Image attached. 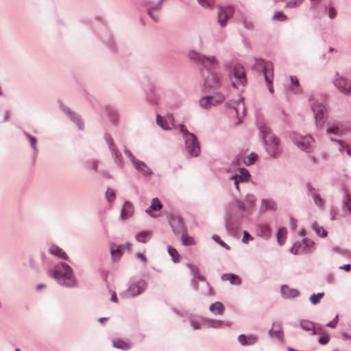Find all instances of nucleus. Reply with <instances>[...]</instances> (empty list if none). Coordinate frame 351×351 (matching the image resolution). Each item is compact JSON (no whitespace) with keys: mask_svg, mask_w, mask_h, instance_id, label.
<instances>
[{"mask_svg":"<svg viewBox=\"0 0 351 351\" xmlns=\"http://www.w3.org/2000/svg\"><path fill=\"white\" fill-rule=\"evenodd\" d=\"M287 19V16L282 12H277L272 16L273 20H279L280 21H285Z\"/></svg>","mask_w":351,"mask_h":351,"instance_id":"nucleus-50","label":"nucleus"},{"mask_svg":"<svg viewBox=\"0 0 351 351\" xmlns=\"http://www.w3.org/2000/svg\"><path fill=\"white\" fill-rule=\"evenodd\" d=\"M213 239L215 241H216L217 243H218L221 246L225 247L226 249H227V250L230 249V247L225 242H223V241L220 240V239L219 238L218 236L213 235Z\"/></svg>","mask_w":351,"mask_h":351,"instance_id":"nucleus-51","label":"nucleus"},{"mask_svg":"<svg viewBox=\"0 0 351 351\" xmlns=\"http://www.w3.org/2000/svg\"><path fill=\"white\" fill-rule=\"evenodd\" d=\"M48 274L56 279L63 287L73 288L77 285V279L72 268L66 263H59L53 269L48 271Z\"/></svg>","mask_w":351,"mask_h":351,"instance_id":"nucleus-1","label":"nucleus"},{"mask_svg":"<svg viewBox=\"0 0 351 351\" xmlns=\"http://www.w3.org/2000/svg\"><path fill=\"white\" fill-rule=\"evenodd\" d=\"M49 252L51 254L63 260H68L69 258L66 252L62 248L56 245H51L49 248Z\"/></svg>","mask_w":351,"mask_h":351,"instance_id":"nucleus-20","label":"nucleus"},{"mask_svg":"<svg viewBox=\"0 0 351 351\" xmlns=\"http://www.w3.org/2000/svg\"><path fill=\"white\" fill-rule=\"evenodd\" d=\"M272 65L270 62H267L265 64L263 72H264V77L265 82L267 83V85L268 86V90L270 93H274V88L272 87V79H273V72L271 71V74L269 72V70H271Z\"/></svg>","mask_w":351,"mask_h":351,"instance_id":"nucleus-13","label":"nucleus"},{"mask_svg":"<svg viewBox=\"0 0 351 351\" xmlns=\"http://www.w3.org/2000/svg\"><path fill=\"white\" fill-rule=\"evenodd\" d=\"M243 100H244L243 97H241L239 99V100H238L237 101H235L233 100H230V101L226 102L225 105H226V108H232L235 111V112L237 114L238 113L237 106H239L241 104H243V112L245 114V112H246V108L243 104Z\"/></svg>","mask_w":351,"mask_h":351,"instance_id":"nucleus-25","label":"nucleus"},{"mask_svg":"<svg viewBox=\"0 0 351 351\" xmlns=\"http://www.w3.org/2000/svg\"><path fill=\"white\" fill-rule=\"evenodd\" d=\"M335 86L343 94L346 95H351V81L337 73L332 80Z\"/></svg>","mask_w":351,"mask_h":351,"instance_id":"nucleus-9","label":"nucleus"},{"mask_svg":"<svg viewBox=\"0 0 351 351\" xmlns=\"http://www.w3.org/2000/svg\"><path fill=\"white\" fill-rule=\"evenodd\" d=\"M182 138L184 141L185 151L189 156L197 157L201 152L200 144L196 136L185 128L183 124L178 125Z\"/></svg>","mask_w":351,"mask_h":351,"instance_id":"nucleus-4","label":"nucleus"},{"mask_svg":"<svg viewBox=\"0 0 351 351\" xmlns=\"http://www.w3.org/2000/svg\"><path fill=\"white\" fill-rule=\"evenodd\" d=\"M344 204H345L347 210L351 214V194L346 195V196L344 199Z\"/></svg>","mask_w":351,"mask_h":351,"instance_id":"nucleus-49","label":"nucleus"},{"mask_svg":"<svg viewBox=\"0 0 351 351\" xmlns=\"http://www.w3.org/2000/svg\"><path fill=\"white\" fill-rule=\"evenodd\" d=\"M338 321H339V315H337L335 316V317L332 321H330V322H328V324H326V326L334 328L337 326Z\"/></svg>","mask_w":351,"mask_h":351,"instance_id":"nucleus-52","label":"nucleus"},{"mask_svg":"<svg viewBox=\"0 0 351 351\" xmlns=\"http://www.w3.org/2000/svg\"><path fill=\"white\" fill-rule=\"evenodd\" d=\"M113 346L118 349L127 350L132 347V345L130 342L124 341L121 339H117L113 341Z\"/></svg>","mask_w":351,"mask_h":351,"instance_id":"nucleus-31","label":"nucleus"},{"mask_svg":"<svg viewBox=\"0 0 351 351\" xmlns=\"http://www.w3.org/2000/svg\"><path fill=\"white\" fill-rule=\"evenodd\" d=\"M186 266H187L188 268L190 269L192 275L194 276L195 278H196L197 280H199L201 281H204V276L200 274L198 268L194 267L191 263H186Z\"/></svg>","mask_w":351,"mask_h":351,"instance_id":"nucleus-35","label":"nucleus"},{"mask_svg":"<svg viewBox=\"0 0 351 351\" xmlns=\"http://www.w3.org/2000/svg\"><path fill=\"white\" fill-rule=\"evenodd\" d=\"M240 172H241V176H242V179H241V181H246L247 182L250 178V174L248 171V170H247L245 168H241L240 169Z\"/></svg>","mask_w":351,"mask_h":351,"instance_id":"nucleus-46","label":"nucleus"},{"mask_svg":"<svg viewBox=\"0 0 351 351\" xmlns=\"http://www.w3.org/2000/svg\"><path fill=\"white\" fill-rule=\"evenodd\" d=\"M281 293L284 298H295L299 295V291L295 289H291L287 285L281 286Z\"/></svg>","mask_w":351,"mask_h":351,"instance_id":"nucleus-19","label":"nucleus"},{"mask_svg":"<svg viewBox=\"0 0 351 351\" xmlns=\"http://www.w3.org/2000/svg\"><path fill=\"white\" fill-rule=\"evenodd\" d=\"M257 336L254 335L245 336V335L242 334L240 335L238 337V341L242 346L253 345L257 341Z\"/></svg>","mask_w":351,"mask_h":351,"instance_id":"nucleus-17","label":"nucleus"},{"mask_svg":"<svg viewBox=\"0 0 351 351\" xmlns=\"http://www.w3.org/2000/svg\"><path fill=\"white\" fill-rule=\"evenodd\" d=\"M312 228L321 237H326L328 235V232L316 221L312 224Z\"/></svg>","mask_w":351,"mask_h":351,"instance_id":"nucleus-33","label":"nucleus"},{"mask_svg":"<svg viewBox=\"0 0 351 351\" xmlns=\"http://www.w3.org/2000/svg\"><path fill=\"white\" fill-rule=\"evenodd\" d=\"M134 210L132 204L129 202H125L121 211L120 218L125 220L133 215Z\"/></svg>","mask_w":351,"mask_h":351,"instance_id":"nucleus-15","label":"nucleus"},{"mask_svg":"<svg viewBox=\"0 0 351 351\" xmlns=\"http://www.w3.org/2000/svg\"><path fill=\"white\" fill-rule=\"evenodd\" d=\"M236 204H237V207L239 209L242 210L243 211L246 210L245 205L243 202H241V200H239V199H236Z\"/></svg>","mask_w":351,"mask_h":351,"instance_id":"nucleus-62","label":"nucleus"},{"mask_svg":"<svg viewBox=\"0 0 351 351\" xmlns=\"http://www.w3.org/2000/svg\"><path fill=\"white\" fill-rule=\"evenodd\" d=\"M314 141V138L311 135H306L295 139V144L300 149L306 152H311L313 148Z\"/></svg>","mask_w":351,"mask_h":351,"instance_id":"nucleus-10","label":"nucleus"},{"mask_svg":"<svg viewBox=\"0 0 351 351\" xmlns=\"http://www.w3.org/2000/svg\"><path fill=\"white\" fill-rule=\"evenodd\" d=\"M229 77L234 88H237L239 84L244 85L246 82L244 68L240 64L234 65L232 70L229 73Z\"/></svg>","mask_w":351,"mask_h":351,"instance_id":"nucleus-6","label":"nucleus"},{"mask_svg":"<svg viewBox=\"0 0 351 351\" xmlns=\"http://www.w3.org/2000/svg\"><path fill=\"white\" fill-rule=\"evenodd\" d=\"M226 228L229 232L234 233L238 230L239 225L232 222L230 219H227L226 223Z\"/></svg>","mask_w":351,"mask_h":351,"instance_id":"nucleus-39","label":"nucleus"},{"mask_svg":"<svg viewBox=\"0 0 351 351\" xmlns=\"http://www.w3.org/2000/svg\"><path fill=\"white\" fill-rule=\"evenodd\" d=\"M301 246V243L298 242H295L292 247L290 249V252H291L293 254H298V248Z\"/></svg>","mask_w":351,"mask_h":351,"instance_id":"nucleus-55","label":"nucleus"},{"mask_svg":"<svg viewBox=\"0 0 351 351\" xmlns=\"http://www.w3.org/2000/svg\"><path fill=\"white\" fill-rule=\"evenodd\" d=\"M286 236H287V230L285 228H281L278 230L277 234H276V237H277V241H278V243L282 245V244H284L285 241V239H286Z\"/></svg>","mask_w":351,"mask_h":351,"instance_id":"nucleus-36","label":"nucleus"},{"mask_svg":"<svg viewBox=\"0 0 351 351\" xmlns=\"http://www.w3.org/2000/svg\"><path fill=\"white\" fill-rule=\"evenodd\" d=\"M123 253V247L121 245H117L116 243H112L110 244V254L112 260L114 262L119 261Z\"/></svg>","mask_w":351,"mask_h":351,"instance_id":"nucleus-14","label":"nucleus"},{"mask_svg":"<svg viewBox=\"0 0 351 351\" xmlns=\"http://www.w3.org/2000/svg\"><path fill=\"white\" fill-rule=\"evenodd\" d=\"M290 82H291V91L295 94H298L301 93V88L299 85V81L298 78L295 76H291L290 77Z\"/></svg>","mask_w":351,"mask_h":351,"instance_id":"nucleus-32","label":"nucleus"},{"mask_svg":"<svg viewBox=\"0 0 351 351\" xmlns=\"http://www.w3.org/2000/svg\"><path fill=\"white\" fill-rule=\"evenodd\" d=\"M304 0H291L287 3V7L293 8L300 5Z\"/></svg>","mask_w":351,"mask_h":351,"instance_id":"nucleus-53","label":"nucleus"},{"mask_svg":"<svg viewBox=\"0 0 351 351\" xmlns=\"http://www.w3.org/2000/svg\"><path fill=\"white\" fill-rule=\"evenodd\" d=\"M124 152H125V155L130 158V160L132 164L136 162V160L137 159L133 156V154L129 149L125 148L124 150Z\"/></svg>","mask_w":351,"mask_h":351,"instance_id":"nucleus-56","label":"nucleus"},{"mask_svg":"<svg viewBox=\"0 0 351 351\" xmlns=\"http://www.w3.org/2000/svg\"><path fill=\"white\" fill-rule=\"evenodd\" d=\"M156 123L165 130H171V127L167 119L159 114L156 116Z\"/></svg>","mask_w":351,"mask_h":351,"instance_id":"nucleus-34","label":"nucleus"},{"mask_svg":"<svg viewBox=\"0 0 351 351\" xmlns=\"http://www.w3.org/2000/svg\"><path fill=\"white\" fill-rule=\"evenodd\" d=\"M337 16V11L334 7H330L328 9V16L330 19H333Z\"/></svg>","mask_w":351,"mask_h":351,"instance_id":"nucleus-58","label":"nucleus"},{"mask_svg":"<svg viewBox=\"0 0 351 351\" xmlns=\"http://www.w3.org/2000/svg\"><path fill=\"white\" fill-rule=\"evenodd\" d=\"M181 241L184 245H193L195 244L193 237L186 234L185 232L181 235Z\"/></svg>","mask_w":351,"mask_h":351,"instance_id":"nucleus-37","label":"nucleus"},{"mask_svg":"<svg viewBox=\"0 0 351 351\" xmlns=\"http://www.w3.org/2000/svg\"><path fill=\"white\" fill-rule=\"evenodd\" d=\"M308 102L313 112L317 126H322L326 118V108L313 95L308 96Z\"/></svg>","mask_w":351,"mask_h":351,"instance_id":"nucleus-5","label":"nucleus"},{"mask_svg":"<svg viewBox=\"0 0 351 351\" xmlns=\"http://www.w3.org/2000/svg\"><path fill=\"white\" fill-rule=\"evenodd\" d=\"M253 237L249 234L247 231H244L243 233V241L247 243V241H252Z\"/></svg>","mask_w":351,"mask_h":351,"instance_id":"nucleus-57","label":"nucleus"},{"mask_svg":"<svg viewBox=\"0 0 351 351\" xmlns=\"http://www.w3.org/2000/svg\"><path fill=\"white\" fill-rule=\"evenodd\" d=\"M106 141L108 147L111 152V154H112V158H114V162L117 165L122 167L123 165L122 156H121V152L114 146V145L113 143L112 138L111 137H107Z\"/></svg>","mask_w":351,"mask_h":351,"instance_id":"nucleus-11","label":"nucleus"},{"mask_svg":"<svg viewBox=\"0 0 351 351\" xmlns=\"http://www.w3.org/2000/svg\"><path fill=\"white\" fill-rule=\"evenodd\" d=\"M202 62L206 66H208L206 70L202 71L204 86L209 89L219 88L221 86V77L213 71L215 66L218 64L217 60L215 57L204 56Z\"/></svg>","mask_w":351,"mask_h":351,"instance_id":"nucleus-2","label":"nucleus"},{"mask_svg":"<svg viewBox=\"0 0 351 351\" xmlns=\"http://www.w3.org/2000/svg\"><path fill=\"white\" fill-rule=\"evenodd\" d=\"M198 3L206 8L212 9L215 4V0H197Z\"/></svg>","mask_w":351,"mask_h":351,"instance_id":"nucleus-42","label":"nucleus"},{"mask_svg":"<svg viewBox=\"0 0 351 351\" xmlns=\"http://www.w3.org/2000/svg\"><path fill=\"white\" fill-rule=\"evenodd\" d=\"M225 99V97L220 93H215L212 95L202 97L199 100V106L204 109H209L221 104Z\"/></svg>","mask_w":351,"mask_h":351,"instance_id":"nucleus-8","label":"nucleus"},{"mask_svg":"<svg viewBox=\"0 0 351 351\" xmlns=\"http://www.w3.org/2000/svg\"><path fill=\"white\" fill-rule=\"evenodd\" d=\"M312 197L314 200L315 204L317 206H320V207H322L324 206V204L322 202V198L319 194H317V193L313 194Z\"/></svg>","mask_w":351,"mask_h":351,"instance_id":"nucleus-48","label":"nucleus"},{"mask_svg":"<svg viewBox=\"0 0 351 351\" xmlns=\"http://www.w3.org/2000/svg\"><path fill=\"white\" fill-rule=\"evenodd\" d=\"M260 137L267 154L273 158H279L282 153L280 139L265 127L260 128Z\"/></svg>","mask_w":351,"mask_h":351,"instance_id":"nucleus-3","label":"nucleus"},{"mask_svg":"<svg viewBox=\"0 0 351 351\" xmlns=\"http://www.w3.org/2000/svg\"><path fill=\"white\" fill-rule=\"evenodd\" d=\"M330 341V337L328 335H323L318 341L319 344L324 345L327 344Z\"/></svg>","mask_w":351,"mask_h":351,"instance_id":"nucleus-59","label":"nucleus"},{"mask_svg":"<svg viewBox=\"0 0 351 351\" xmlns=\"http://www.w3.org/2000/svg\"><path fill=\"white\" fill-rule=\"evenodd\" d=\"M256 159V156L254 154L251 153L244 159V163L247 166L251 165L255 162Z\"/></svg>","mask_w":351,"mask_h":351,"instance_id":"nucleus-43","label":"nucleus"},{"mask_svg":"<svg viewBox=\"0 0 351 351\" xmlns=\"http://www.w3.org/2000/svg\"><path fill=\"white\" fill-rule=\"evenodd\" d=\"M162 208V203L160 202V200L157 197H156V198L152 199L149 208H147L145 212L149 216H151L152 217H155L156 215H154L152 213V210H159Z\"/></svg>","mask_w":351,"mask_h":351,"instance_id":"nucleus-23","label":"nucleus"},{"mask_svg":"<svg viewBox=\"0 0 351 351\" xmlns=\"http://www.w3.org/2000/svg\"><path fill=\"white\" fill-rule=\"evenodd\" d=\"M24 134L27 137V138L29 140L32 148L34 150H36V142H37L36 138L35 137L31 136L29 134H28L26 132H24Z\"/></svg>","mask_w":351,"mask_h":351,"instance_id":"nucleus-44","label":"nucleus"},{"mask_svg":"<svg viewBox=\"0 0 351 351\" xmlns=\"http://www.w3.org/2000/svg\"><path fill=\"white\" fill-rule=\"evenodd\" d=\"M290 227L293 230H295L297 227V221L293 217L290 218Z\"/></svg>","mask_w":351,"mask_h":351,"instance_id":"nucleus-64","label":"nucleus"},{"mask_svg":"<svg viewBox=\"0 0 351 351\" xmlns=\"http://www.w3.org/2000/svg\"><path fill=\"white\" fill-rule=\"evenodd\" d=\"M261 210L274 211L276 209V202L273 199H263L260 204Z\"/></svg>","mask_w":351,"mask_h":351,"instance_id":"nucleus-18","label":"nucleus"},{"mask_svg":"<svg viewBox=\"0 0 351 351\" xmlns=\"http://www.w3.org/2000/svg\"><path fill=\"white\" fill-rule=\"evenodd\" d=\"M300 326L304 331L310 332L311 335L316 334L315 324L311 321L302 319L300 322Z\"/></svg>","mask_w":351,"mask_h":351,"instance_id":"nucleus-24","label":"nucleus"},{"mask_svg":"<svg viewBox=\"0 0 351 351\" xmlns=\"http://www.w3.org/2000/svg\"><path fill=\"white\" fill-rule=\"evenodd\" d=\"M199 325H200V322L197 321V320H193V319L191 320V326L194 330L198 329L199 327Z\"/></svg>","mask_w":351,"mask_h":351,"instance_id":"nucleus-63","label":"nucleus"},{"mask_svg":"<svg viewBox=\"0 0 351 351\" xmlns=\"http://www.w3.org/2000/svg\"><path fill=\"white\" fill-rule=\"evenodd\" d=\"M66 114L68 115V117L74 122L75 123V124L78 126V128L80 130H82V123L80 121V119H78V117L73 113L71 111H70L69 110H66Z\"/></svg>","mask_w":351,"mask_h":351,"instance_id":"nucleus-40","label":"nucleus"},{"mask_svg":"<svg viewBox=\"0 0 351 351\" xmlns=\"http://www.w3.org/2000/svg\"><path fill=\"white\" fill-rule=\"evenodd\" d=\"M106 198L110 202H112L115 199V193L112 189H108L106 192Z\"/></svg>","mask_w":351,"mask_h":351,"instance_id":"nucleus-47","label":"nucleus"},{"mask_svg":"<svg viewBox=\"0 0 351 351\" xmlns=\"http://www.w3.org/2000/svg\"><path fill=\"white\" fill-rule=\"evenodd\" d=\"M274 337L278 339L281 342H283V333L281 330H275Z\"/></svg>","mask_w":351,"mask_h":351,"instance_id":"nucleus-60","label":"nucleus"},{"mask_svg":"<svg viewBox=\"0 0 351 351\" xmlns=\"http://www.w3.org/2000/svg\"><path fill=\"white\" fill-rule=\"evenodd\" d=\"M147 287V284L145 280H138L130 285L125 291L121 293L122 298H134L143 293Z\"/></svg>","mask_w":351,"mask_h":351,"instance_id":"nucleus-7","label":"nucleus"},{"mask_svg":"<svg viewBox=\"0 0 351 351\" xmlns=\"http://www.w3.org/2000/svg\"><path fill=\"white\" fill-rule=\"evenodd\" d=\"M324 293H318L317 294L313 293L311 295L309 300L313 304H317L320 302V300L324 297Z\"/></svg>","mask_w":351,"mask_h":351,"instance_id":"nucleus-41","label":"nucleus"},{"mask_svg":"<svg viewBox=\"0 0 351 351\" xmlns=\"http://www.w3.org/2000/svg\"><path fill=\"white\" fill-rule=\"evenodd\" d=\"M241 179H242V176H239L238 174L233 175L230 178V180H234V184L235 186V188L239 191V182H242Z\"/></svg>","mask_w":351,"mask_h":351,"instance_id":"nucleus-45","label":"nucleus"},{"mask_svg":"<svg viewBox=\"0 0 351 351\" xmlns=\"http://www.w3.org/2000/svg\"><path fill=\"white\" fill-rule=\"evenodd\" d=\"M257 234L261 238L268 239L271 236V230L268 225L261 224L258 228Z\"/></svg>","mask_w":351,"mask_h":351,"instance_id":"nucleus-21","label":"nucleus"},{"mask_svg":"<svg viewBox=\"0 0 351 351\" xmlns=\"http://www.w3.org/2000/svg\"><path fill=\"white\" fill-rule=\"evenodd\" d=\"M167 251L174 263L180 261V255L176 249L173 248L171 245H168Z\"/></svg>","mask_w":351,"mask_h":351,"instance_id":"nucleus-38","label":"nucleus"},{"mask_svg":"<svg viewBox=\"0 0 351 351\" xmlns=\"http://www.w3.org/2000/svg\"><path fill=\"white\" fill-rule=\"evenodd\" d=\"M245 200L250 205L253 206L255 202V197L252 194H248L245 196Z\"/></svg>","mask_w":351,"mask_h":351,"instance_id":"nucleus-54","label":"nucleus"},{"mask_svg":"<svg viewBox=\"0 0 351 351\" xmlns=\"http://www.w3.org/2000/svg\"><path fill=\"white\" fill-rule=\"evenodd\" d=\"M228 18V16L226 12L222 6L219 5L218 11V22L221 27L226 25Z\"/></svg>","mask_w":351,"mask_h":351,"instance_id":"nucleus-29","label":"nucleus"},{"mask_svg":"<svg viewBox=\"0 0 351 351\" xmlns=\"http://www.w3.org/2000/svg\"><path fill=\"white\" fill-rule=\"evenodd\" d=\"M172 230L174 232L175 234L179 235L182 234L185 232V228L184 223L180 221V220H173V221L171 223Z\"/></svg>","mask_w":351,"mask_h":351,"instance_id":"nucleus-26","label":"nucleus"},{"mask_svg":"<svg viewBox=\"0 0 351 351\" xmlns=\"http://www.w3.org/2000/svg\"><path fill=\"white\" fill-rule=\"evenodd\" d=\"M223 281H230L232 285H239L241 282L239 277L234 274H224L221 276Z\"/></svg>","mask_w":351,"mask_h":351,"instance_id":"nucleus-27","label":"nucleus"},{"mask_svg":"<svg viewBox=\"0 0 351 351\" xmlns=\"http://www.w3.org/2000/svg\"><path fill=\"white\" fill-rule=\"evenodd\" d=\"M345 125L339 121H335L328 126L326 129L327 134H332L338 136H341L346 133Z\"/></svg>","mask_w":351,"mask_h":351,"instance_id":"nucleus-12","label":"nucleus"},{"mask_svg":"<svg viewBox=\"0 0 351 351\" xmlns=\"http://www.w3.org/2000/svg\"><path fill=\"white\" fill-rule=\"evenodd\" d=\"M209 310L215 315H222L224 311V306L221 302H216L210 306Z\"/></svg>","mask_w":351,"mask_h":351,"instance_id":"nucleus-30","label":"nucleus"},{"mask_svg":"<svg viewBox=\"0 0 351 351\" xmlns=\"http://www.w3.org/2000/svg\"><path fill=\"white\" fill-rule=\"evenodd\" d=\"M134 168L138 171L140 173L143 174L144 176H150L152 174V171L148 166L143 161L140 160H136L134 163H133Z\"/></svg>","mask_w":351,"mask_h":351,"instance_id":"nucleus-16","label":"nucleus"},{"mask_svg":"<svg viewBox=\"0 0 351 351\" xmlns=\"http://www.w3.org/2000/svg\"><path fill=\"white\" fill-rule=\"evenodd\" d=\"M151 235L150 231H141L136 234L135 239L138 242L145 243L149 240Z\"/></svg>","mask_w":351,"mask_h":351,"instance_id":"nucleus-28","label":"nucleus"},{"mask_svg":"<svg viewBox=\"0 0 351 351\" xmlns=\"http://www.w3.org/2000/svg\"><path fill=\"white\" fill-rule=\"evenodd\" d=\"M330 139L332 141H336L338 143V149L342 154H346L349 157H351V146L348 143L341 140H336L333 138H331Z\"/></svg>","mask_w":351,"mask_h":351,"instance_id":"nucleus-22","label":"nucleus"},{"mask_svg":"<svg viewBox=\"0 0 351 351\" xmlns=\"http://www.w3.org/2000/svg\"><path fill=\"white\" fill-rule=\"evenodd\" d=\"M161 8H162L161 1H158L155 5L148 8L147 9H152V11L153 12L154 10L160 11L161 10Z\"/></svg>","mask_w":351,"mask_h":351,"instance_id":"nucleus-61","label":"nucleus"}]
</instances>
